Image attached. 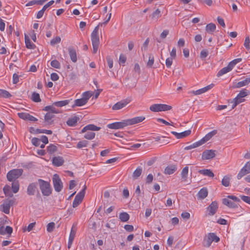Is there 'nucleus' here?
Instances as JSON below:
<instances>
[{
    "label": "nucleus",
    "mask_w": 250,
    "mask_h": 250,
    "mask_svg": "<svg viewBox=\"0 0 250 250\" xmlns=\"http://www.w3.org/2000/svg\"><path fill=\"white\" fill-rule=\"evenodd\" d=\"M68 51L71 61L76 62L77 61V54L76 50L72 46L69 47Z\"/></svg>",
    "instance_id": "obj_20"
},
{
    "label": "nucleus",
    "mask_w": 250,
    "mask_h": 250,
    "mask_svg": "<svg viewBox=\"0 0 250 250\" xmlns=\"http://www.w3.org/2000/svg\"><path fill=\"white\" fill-rule=\"evenodd\" d=\"M217 133V130H213L211 132H209L207 134H206L205 137H204L202 139L199 140L201 144L203 145L207 141H209L213 136L216 135Z\"/></svg>",
    "instance_id": "obj_16"
},
{
    "label": "nucleus",
    "mask_w": 250,
    "mask_h": 250,
    "mask_svg": "<svg viewBox=\"0 0 250 250\" xmlns=\"http://www.w3.org/2000/svg\"><path fill=\"white\" fill-rule=\"evenodd\" d=\"M79 120V118L74 116L72 118H69L66 122V124L68 126H74L76 125L77 122Z\"/></svg>",
    "instance_id": "obj_25"
},
{
    "label": "nucleus",
    "mask_w": 250,
    "mask_h": 250,
    "mask_svg": "<svg viewBox=\"0 0 250 250\" xmlns=\"http://www.w3.org/2000/svg\"><path fill=\"white\" fill-rule=\"evenodd\" d=\"M153 179V176L152 174H149L146 178V183L149 184L152 183Z\"/></svg>",
    "instance_id": "obj_63"
},
{
    "label": "nucleus",
    "mask_w": 250,
    "mask_h": 250,
    "mask_svg": "<svg viewBox=\"0 0 250 250\" xmlns=\"http://www.w3.org/2000/svg\"><path fill=\"white\" fill-rule=\"evenodd\" d=\"M230 70L229 69V68L228 67V66L225 67L221 69L217 73V76L220 77L222 76L223 75L229 72Z\"/></svg>",
    "instance_id": "obj_45"
},
{
    "label": "nucleus",
    "mask_w": 250,
    "mask_h": 250,
    "mask_svg": "<svg viewBox=\"0 0 250 250\" xmlns=\"http://www.w3.org/2000/svg\"><path fill=\"white\" fill-rule=\"evenodd\" d=\"M101 129L100 127L96 126L93 124H89L84 126L81 130V133H85L84 138L87 140H92L94 138L95 133L91 131H98Z\"/></svg>",
    "instance_id": "obj_1"
},
{
    "label": "nucleus",
    "mask_w": 250,
    "mask_h": 250,
    "mask_svg": "<svg viewBox=\"0 0 250 250\" xmlns=\"http://www.w3.org/2000/svg\"><path fill=\"white\" fill-rule=\"evenodd\" d=\"M142 172V168L141 167H138L133 173V178L135 179H137L141 175Z\"/></svg>",
    "instance_id": "obj_35"
},
{
    "label": "nucleus",
    "mask_w": 250,
    "mask_h": 250,
    "mask_svg": "<svg viewBox=\"0 0 250 250\" xmlns=\"http://www.w3.org/2000/svg\"><path fill=\"white\" fill-rule=\"evenodd\" d=\"M212 243V242L208 236L207 238L204 239L203 241V246L206 247H209Z\"/></svg>",
    "instance_id": "obj_52"
},
{
    "label": "nucleus",
    "mask_w": 250,
    "mask_h": 250,
    "mask_svg": "<svg viewBox=\"0 0 250 250\" xmlns=\"http://www.w3.org/2000/svg\"><path fill=\"white\" fill-rule=\"evenodd\" d=\"M154 62V58L152 54L149 55L148 61L147 62V66L148 67H152Z\"/></svg>",
    "instance_id": "obj_47"
},
{
    "label": "nucleus",
    "mask_w": 250,
    "mask_h": 250,
    "mask_svg": "<svg viewBox=\"0 0 250 250\" xmlns=\"http://www.w3.org/2000/svg\"><path fill=\"white\" fill-rule=\"evenodd\" d=\"M22 169H14L9 171L7 174V180L10 182L15 181L22 174Z\"/></svg>",
    "instance_id": "obj_4"
},
{
    "label": "nucleus",
    "mask_w": 250,
    "mask_h": 250,
    "mask_svg": "<svg viewBox=\"0 0 250 250\" xmlns=\"http://www.w3.org/2000/svg\"><path fill=\"white\" fill-rule=\"evenodd\" d=\"M0 207L2 208L1 211L2 212L7 214H9L10 207L9 205H7L5 202H4Z\"/></svg>",
    "instance_id": "obj_39"
},
{
    "label": "nucleus",
    "mask_w": 250,
    "mask_h": 250,
    "mask_svg": "<svg viewBox=\"0 0 250 250\" xmlns=\"http://www.w3.org/2000/svg\"><path fill=\"white\" fill-rule=\"evenodd\" d=\"M38 181L42 195L45 196H49L52 193L50 183L41 179H39Z\"/></svg>",
    "instance_id": "obj_2"
},
{
    "label": "nucleus",
    "mask_w": 250,
    "mask_h": 250,
    "mask_svg": "<svg viewBox=\"0 0 250 250\" xmlns=\"http://www.w3.org/2000/svg\"><path fill=\"white\" fill-rule=\"evenodd\" d=\"M222 203L224 205H226L230 208H237V205L235 202L231 201L228 198L223 199Z\"/></svg>",
    "instance_id": "obj_22"
},
{
    "label": "nucleus",
    "mask_w": 250,
    "mask_h": 250,
    "mask_svg": "<svg viewBox=\"0 0 250 250\" xmlns=\"http://www.w3.org/2000/svg\"><path fill=\"white\" fill-rule=\"evenodd\" d=\"M3 191L6 196L12 197L13 196V193L10 190V187L8 185H6L3 188Z\"/></svg>",
    "instance_id": "obj_37"
},
{
    "label": "nucleus",
    "mask_w": 250,
    "mask_h": 250,
    "mask_svg": "<svg viewBox=\"0 0 250 250\" xmlns=\"http://www.w3.org/2000/svg\"><path fill=\"white\" fill-rule=\"evenodd\" d=\"M119 219L122 222H127L129 219V214L125 212H122L119 214Z\"/></svg>",
    "instance_id": "obj_32"
},
{
    "label": "nucleus",
    "mask_w": 250,
    "mask_h": 250,
    "mask_svg": "<svg viewBox=\"0 0 250 250\" xmlns=\"http://www.w3.org/2000/svg\"><path fill=\"white\" fill-rule=\"evenodd\" d=\"M32 100L35 102H39L41 101L39 93L33 92L32 95Z\"/></svg>",
    "instance_id": "obj_48"
},
{
    "label": "nucleus",
    "mask_w": 250,
    "mask_h": 250,
    "mask_svg": "<svg viewBox=\"0 0 250 250\" xmlns=\"http://www.w3.org/2000/svg\"><path fill=\"white\" fill-rule=\"evenodd\" d=\"M76 232V229L74 226V225H73L71 228V231H70L69 236L68 246H67L68 249H70L72 246L73 240L75 237Z\"/></svg>",
    "instance_id": "obj_15"
},
{
    "label": "nucleus",
    "mask_w": 250,
    "mask_h": 250,
    "mask_svg": "<svg viewBox=\"0 0 250 250\" xmlns=\"http://www.w3.org/2000/svg\"><path fill=\"white\" fill-rule=\"evenodd\" d=\"M25 43L26 47L28 49H34L36 47L35 45L31 42L30 39L27 35H25Z\"/></svg>",
    "instance_id": "obj_30"
},
{
    "label": "nucleus",
    "mask_w": 250,
    "mask_h": 250,
    "mask_svg": "<svg viewBox=\"0 0 250 250\" xmlns=\"http://www.w3.org/2000/svg\"><path fill=\"white\" fill-rule=\"evenodd\" d=\"M55 223L54 222H51L48 224L47 225V230L50 232H52L55 228Z\"/></svg>",
    "instance_id": "obj_57"
},
{
    "label": "nucleus",
    "mask_w": 250,
    "mask_h": 250,
    "mask_svg": "<svg viewBox=\"0 0 250 250\" xmlns=\"http://www.w3.org/2000/svg\"><path fill=\"white\" fill-rule=\"evenodd\" d=\"M188 167H185L182 170L181 177L184 181H186L188 178Z\"/></svg>",
    "instance_id": "obj_31"
},
{
    "label": "nucleus",
    "mask_w": 250,
    "mask_h": 250,
    "mask_svg": "<svg viewBox=\"0 0 250 250\" xmlns=\"http://www.w3.org/2000/svg\"><path fill=\"white\" fill-rule=\"evenodd\" d=\"M35 133H45L47 134H51L52 133V131L51 130L36 129L35 130Z\"/></svg>",
    "instance_id": "obj_51"
},
{
    "label": "nucleus",
    "mask_w": 250,
    "mask_h": 250,
    "mask_svg": "<svg viewBox=\"0 0 250 250\" xmlns=\"http://www.w3.org/2000/svg\"><path fill=\"white\" fill-rule=\"evenodd\" d=\"M54 106L53 104L52 105L46 106L44 107L43 110L47 111L48 112H51L53 114L59 113L60 112V111L58 109H57Z\"/></svg>",
    "instance_id": "obj_26"
},
{
    "label": "nucleus",
    "mask_w": 250,
    "mask_h": 250,
    "mask_svg": "<svg viewBox=\"0 0 250 250\" xmlns=\"http://www.w3.org/2000/svg\"><path fill=\"white\" fill-rule=\"evenodd\" d=\"M250 173V161L247 162L245 165L241 168L237 175V179H240L242 177Z\"/></svg>",
    "instance_id": "obj_9"
},
{
    "label": "nucleus",
    "mask_w": 250,
    "mask_h": 250,
    "mask_svg": "<svg viewBox=\"0 0 250 250\" xmlns=\"http://www.w3.org/2000/svg\"><path fill=\"white\" fill-rule=\"evenodd\" d=\"M87 102L83 98L75 100L74 104L72 106V108L76 106H81L85 105Z\"/></svg>",
    "instance_id": "obj_27"
},
{
    "label": "nucleus",
    "mask_w": 250,
    "mask_h": 250,
    "mask_svg": "<svg viewBox=\"0 0 250 250\" xmlns=\"http://www.w3.org/2000/svg\"><path fill=\"white\" fill-rule=\"evenodd\" d=\"M64 160L61 156L54 157L52 159V164L56 167H60L63 165Z\"/></svg>",
    "instance_id": "obj_23"
},
{
    "label": "nucleus",
    "mask_w": 250,
    "mask_h": 250,
    "mask_svg": "<svg viewBox=\"0 0 250 250\" xmlns=\"http://www.w3.org/2000/svg\"><path fill=\"white\" fill-rule=\"evenodd\" d=\"M126 58L125 56L123 54H121L119 57V63L120 64L124 65L125 62Z\"/></svg>",
    "instance_id": "obj_58"
},
{
    "label": "nucleus",
    "mask_w": 250,
    "mask_h": 250,
    "mask_svg": "<svg viewBox=\"0 0 250 250\" xmlns=\"http://www.w3.org/2000/svg\"><path fill=\"white\" fill-rule=\"evenodd\" d=\"M202 145L200 142V141L196 142L189 146H188L185 147V150H189L194 148H196L198 146H200Z\"/></svg>",
    "instance_id": "obj_41"
},
{
    "label": "nucleus",
    "mask_w": 250,
    "mask_h": 250,
    "mask_svg": "<svg viewBox=\"0 0 250 250\" xmlns=\"http://www.w3.org/2000/svg\"><path fill=\"white\" fill-rule=\"evenodd\" d=\"M208 195V190L206 188H201L198 193H197V196L198 199H204Z\"/></svg>",
    "instance_id": "obj_21"
},
{
    "label": "nucleus",
    "mask_w": 250,
    "mask_h": 250,
    "mask_svg": "<svg viewBox=\"0 0 250 250\" xmlns=\"http://www.w3.org/2000/svg\"><path fill=\"white\" fill-rule=\"evenodd\" d=\"M88 144V141L86 140H83L80 141L77 145V148L80 149L84 147H86Z\"/></svg>",
    "instance_id": "obj_46"
},
{
    "label": "nucleus",
    "mask_w": 250,
    "mask_h": 250,
    "mask_svg": "<svg viewBox=\"0 0 250 250\" xmlns=\"http://www.w3.org/2000/svg\"><path fill=\"white\" fill-rule=\"evenodd\" d=\"M215 151L213 150H206L202 155V159L203 160L211 159L215 156Z\"/></svg>",
    "instance_id": "obj_13"
},
{
    "label": "nucleus",
    "mask_w": 250,
    "mask_h": 250,
    "mask_svg": "<svg viewBox=\"0 0 250 250\" xmlns=\"http://www.w3.org/2000/svg\"><path fill=\"white\" fill-rule=\"evenodd\" d=\"M208 54V52L207 49H204L200 53V58L202 59L206 58Z\"/></svg>",
    "instance_id": "obj_59"
},
{
    "label": "nucleus",
    "mask_w": 250,
    "mask_h": 250,
    "mask_svg": "<svg viewBox=\"0 0 250 250\" xmlns=\"http://www.w3.org/2000/svg\"><path fill=\"white\" fill-rule=\"evenodd\" d=\"M241 198L243 201L250 205V197L242 195Z\"/></svg>",
    "instance_id": "obj_64"
},
{
    "label": "nucleus",
    "mask_w": 250,
    "mask_h": 250,
    "mask_svg": "<svg viewBox=\"0 0 250 250\" xmlns=\"http://www.w3.org/2000/svg\"><path fill=\"white\" fill-rule=\"evenodd\" d=\"M250 37L248 36L245 38L244 44V46L248 50H249L250 49Z\"/></svg>",
    "instance_id": "obj_55"
},
{
    "label": "nucleus",
    "mask_w": 250,
    "mask_h": 250,
    "mask_svg": "<svg viewBox=\"0 0 250 250\" xmlns=\"http://www.w3.org/2000/svg\"><path fill=\"white\" fill-rule=\"evenodd\" d=\"M198 172L201 174H203L205 176H207L209 177H213L214 176V173L210 169H204L199 170Z\"/></svg>",
    "instance_id": "obj_28"
},
{
    "label": "nucleus",
    "mask_w": 250,
    "mask_h": 250,
    "mask_svg": "<svg viewBox=\"0 0 250 250\" xmlns=\"http://www.w3.org/2000/svg\"><path fill=\"white\" fill-rule=\"evenodd\" d=\"M248 95V92L246 90H242L240 91L239 93L237 95V98H244Z\"/></svg>",
    "instance_id": "obj_56"
},
{
    "label": "nucleus",
    "mask_w": 250,
    "mask_h": 250,
    "mask_svg": "<svg viewBox=\"0 0 250 250\" xmlns=\"http://www.w3.org/2000/svg\"><path fill=\"white\" fill-rule=\"evenodd\" d=\"M127 126L128 125L126 120H123L121 122H115L107 125L109 128L114 129H122Z\"/></svg>",
    "instance_id": "obj_8"
},
{
    "label": "nucleus",
    "mask_w": 250,
    "mask_h": 250,
    "mask_svg": "<svg viewBox=\"0 0 250 250\" xmlns=\"http://www.w3.org/2000/svg\"><path fill=\"white\" fill-rule=\"evenodd\" d=\"M230 177L225 176L222 180V184L225 187H229V186Z\"/></svg>",
    "instance_id": "obj_44"
},
{
    "label": "nucleus",
    "mask_w": 250,
    "mask_h": 250,
    "mask_svg": "<svg viewBox=\"0 0 250 250\" xmlns=\"http://www.w3.org/2000/svg\"><path fill=\"white\" fill-rule=\"evenodd\" d=\"M92 92L87 91L83 93L82 98H83L87 102L88 100L92 96Z\"/></svg>",
    "instance_id": "obj_40"
},
{
    "label": "nucleus",
    "mask_w": 250,
    "mask_h": 250,
    "mask_svg": "<svg viewBox=\"0 0 250 250\" xmlns=\"http://www.w3.org/2000/svg\"><path fill=\"white\" fill-rule=\"evenodd\" d=\"M37 183L34 182L30 183L28 185L27 188V194L29 196L34 195H35V193L37 192L38 193L40 194L39 191L37 188Z\"/></svg>",
    "instance_id": "obj_11"
},
{
    "label": "nucleus",
    "mask_w": 250,
    "mask_h": 250,
    "mask_svg": "<svg viewBox=\"0 0 250 250\" xmlns=\"http://www.w3.org/2000/svg\"><path fill=\"white\" fill-rule=\"evenodd\" d=\"M20 185L18 181H13L12 183V189L14 193H16L19 190Z\"/></svg>",
    "instance_id": "obj_38"
},
{
    "label": "nucleus",
    "mask_w": 250,
    "mask_h": 250,
    "mask_svg": "<svg viewBox=\"0 0 250 250\" xmlns=\"http://www.w3.org/2000/svg\"><path fill=\"white\" fill-rule=\"evenodd\" d=\"M86 188V187L85 185H84L83 188L76 195L73 202L72 206L73 208L78 207L82 202V200L84 196Z\"/></svg>",
    "instance_id": "obj_7"
},
{
    "label": "nucleus",
    "mask_w": 250,
    "mask_h": 250,
    "mask_svg": "<svg viewBox=\"0 0 250 250\" xmlns=\"http://www.w3.org/2000/svg\"><path fill=\"white\" fill-rule=\"evenodd\" d=\"M216 29V25L213 23L208 24L206 27V30L208 33L213 32Z\"/></svg>",
    "instance_id": "obj_36"
},
{
    "label": "nucleus",
    "mask_w": 250,
    "mask_h": 250,
    "mask_svg": "<svg viewBox=\"0 0 250 250\" xmlns=\"http://www.w3.org/2000/svg\"><path fill=\"white\" fill-rule=\"evenodd\" d=\"M214 84L211 83L201 89H198L196 91H193L192 92L195 95H200L211 89L214 86Z\"/></svg>",
    "instance_id": "obj_19"
},
{
    "label": "nucleus",
    "mask_w": 250,
    "mask_h": 250,
    "mask_svg": "<svg viewBox=\"0 0 250 250\" xmlns=\"http://www.w3.org/2000/svg\"><path fill=\"white\" fill-rule=\"evenodd\" d=\"M57 150V146L53 144H50L47 147V151L50 154H54Z\"/></svg>",
    "instance_id": "obj_34"
},
{
    "label": "nucleus",
    "mask_w": 250,
    "mask_h": 250,
    "mask_svg": "<svg viewBox=\"0 0 250 250\" xmlns=\"http://www.w3.org/2000/svg\"><path fill=\"white\" fill-rule=\"evenodd\" d=\"M172 106L166 104H154L151 105L149 109L153 112L165 111L171 109Z\"/></svg>",
    "instance_id": "obj_5"
},
{
    "label": "nucleus",
    "mask_w": 250,
    "mask_h": 250,
    "mask_svg": "<svg viewBox=\"0 0 250 250\" xmlns=\"http://www.w3.org/2000/svg\"><path fill=\"white\" fill-rule=\"evenodd\" d=\"M130 102V100L128 99L119 101L112 106V109L113 110H120L125 107Z\"/></svg>",
    "instance_id": "obj_12"
},
{
    "label": "nucleus",
    "mask_w": 250,
    "mask_h": 250,
    "mask_svg": "<svg viewBox=\"0 0 250 250\" xmlns=\"http://www.w3.org/2000/svg\"><path fill=\"white\" fill-rule=\"evenodd\" d=\"M208 235L210 239L212 242L213 241L218 242L220 240L219 237H218L214 233H209Z\"/></svg>",
    "instance_id": "obj_42"
},
{
    "label": "nucleus",
    "mask_w": 250,
    "mask_h": 250,
    "mask_svg": "<svg viewBox=\"0 0 250 250\" xmlns=\"http://www.w3.org/2000/svg\"><path fill=\"white\" fill-rule=\"evenodd\" d=\"M161 17V11L159 9H157L151 15V17L153 20H157Z\"/></svg>",
    "instance_id": "obj_43"
},
{
    "label": "nucleus",
    "mask_w": 250,
    "mask_h": 250,
    "mask_svg": "<svg viewBox=\"0 0 250 250\" xmlns=\"http://www.w3.org/2000/svg\"><path fill=\"white\" fill-rule=\"evenodd\" d=\"M61 41V39L59 36H57L56 38H53L50 41V44L52 46L55 45L57 43H60Z\"/></svg>",
    "instance_id": "obj_53"
},
{
    "label": "nucleus",
    "mask_w": 250,
    "mask_h": 250,
    "mask_svg": "<svg viewBox=\"0 0 250 250\" xmlns=\"http://www.w3.org/2000/svg\"><path fill=\"white\" fill-rule=\"evenodd\" d=\"M50 65L52 67L57 69H59L61 67V64L57 60L52 61L50 62Z\"/></svg>",
    "instance_id": "obj_49"
},
{
    "label": "nucleus",
    "mask_w": 250,
    "mask_h": 250,
    "mask_svg": "<svg viewBox=\"0 0 250 250\" xmlns=\"http://www.w3.org/2000/svg\"><path fill=\"white\" fill-rule=\"evenodd\" d=\"M55 115L51 113L47 112L44 116V122L46 125H51L53 124L54 121L53 119Z\"/></svg>",
    "instance_id": "obj_18"
},
{
    "label": "nucleus",
    "mask_w": 250,
    "mask_h": 250,
    "mask_svg": "<svg viewBox=\"0 0 250 250\" xmlns=\"http://www.w3.org/2000/svg\"><path fill=\"white\" fill-rule=\"evenodd\" d=\"M0 94L3 97L5 98H9L11 96L10 93L8 91L5 90H2Z\"/></svg>",
    "instance_id": "obj_62"
},
{
    "label": "nucleus",
    "mask_w": 250,
    "mask_h": 250,
    "mask_svg": "<svg viewBox=\"0 0 250 250\" xmlns=\"http://www.w3.org/2000/svg\"><path fill=\"white\" fill-rule=\"evenodd\" d=\"M227 198L232 199L234 202H240L241 201L239 198L234 195H228Z\"/></svg>",
    "instance_id": "obj_61"
},
{
    "label": "nucleus",
    "mask_w": 250,
    "mask_h": 250,
    "mask_svg": "<svg viewBox=\"0 0 250 250\" xmlns=\"http://www.w3.org/2000/svg\"><path fill=\"white\" fill-rule=\"evenodd\" d=\"M19 117L24 120H28V117H29L30 114L26 112H21L18 114Z\"/></svg>",
    "instance_id": "obj_50"
},
{
    "label": "nucleus",
    "mask_w": 250,
    "mask_h": 250,
    "mask_svg": "<svg viewBox=\"0 0 250 250\" xmlns=\"http://www.w3.org/2000/svg\"><path fill=\"white\" fill-rule=\"evenodd\" d=\"M52 180L55 190L58 192H60L63 188V184L59 176L57 174H54Z\"/></svg>",
    "instance_id": "obj_6"
},
{
    "label": "nucleus",
    "mask_w": 250,
    "mask_h": 250,
    "mask_svg": "<svg viewBox=\"0 0 250 250\" xmlns=\"http://www.w3.org/2000/svg\"><path fill=\"white\" fill-rule=\"evenodd\" d=\"M177 169L176 165H169L165 169L164 173L166 174L170 175L173 174Z\"/></svg>",
    "instance_id": "obj_24"
},
{
    "label": "nucleus",
    "mask_w": 250,
    "mask_h": 250,
    "mask_svg": "<svg viewBox=\"0 0 250 250\" xmlns=\"http://www.w3.org/2000/svg\"><path fill=\"white\" fill-rule=\"evenodd\" d=\"M191 130H188L181 133H177L175 131H171V133L174 135L177 139H182L187 137L191 134Z\"/></svg>",
    "instance_id": "obj_17"
},
{
    "label": "nucleus",
    "mask_w": 250,
    "mask_h": 250,
    "mask_svg": "<svg viewBox=\"0 0 250 250\" xmlns=\"http://www.w3.org/2000/svg\"><path fill=\"white\" fill-rule=\"evenodd\" d=\"M31 142L34 146H38L40 145L41 140L40 139L34 137L32 139Z\"/></svg>",
    "instance_id": "obj_54"
},
{
    "label": "nucleus",
    "mask_w": 250,
    "mask_h": 250,
    "mask_svg": "<svg viewBox=\"0 0 250 250\" xmlns=\"http://www.w3.org/2000/svg\"><path fill=\"white\" fill-rule=\"evenodd\" d=\"M173 58H168L167 59L166 61V65L167 66V67L168 68H169L170 67V66H171L172 64V59Z\"/></svg>",
    "instance_id": "obj_60"
},
{
    "label": "nucleus",
    "mask_w": 250,
    "mask_h": 250,
    "mask_svg": "<svg viewBox=\"0 0 250 250\" xmlns=\"http://www.w3.org/2000/svg\"><path fill=\"white\" fill-rule=\"evenodd\" d=\"M145 119V117L144 116H139L130 119L126 120L127 125H131L136 124L142 122Z\"/></svg>",
    "instance_id": "obj_14"
},
{
    "label": "nucleus",
    "mask_w": 250,
    "mask_h": 250,
    "mask_svg": "<svg viewBox=\"0 0 250 250\" xmlns=\"http://www.w3.org/2000/svg\"><path fill=\"white\" fill-rule=\"evenodd\" d=\"M99 25L96 26L91 33V41L93 46V52L95 54L98 51L100 43L98 35Z\"/></svg>",
    "instance_id": "obj_3"
},
{
    "label": "nucleus",
    "mask_w": 250,
    "mask_h": 250,
    "mask_svg": "<svg viewBox=\"0 0 250 250\" xmlns=\"http://www.w3.org/2000/svg\"><path fill=\"white\" fill-rule=\"evenodd\" d=\"M69 102L70 101L69 100L56 102L53 103V105L58 107H62L68 104Z\"/></svg>",
    "instance_id": "obj_33"
},
{
    "label": "nucleus",
    "mask_w": 250,
    "mask_h": 250,
    "mask_svg": "<svg viewBox=\"0 0 250 250\" xmlns=\"http://www.w3.org/2000/svg\"><path fill=\"white\" fill-rule=\"evenodd\" d=\"M249 83H250V77H248L246 78V79H245L244 80L237 83L235 86V87L240 88L242 86L248 85Z\"/></svg>",
    "instance_id": "obj_29"
},
{
    "label": "nucleus",
    "mask_w": 250,
    "mask_h": 250,
    "mask_svg": "<svg viewBox=\"0 0 250 250\" xmlns=\"http://www.w3.org/2000/svg\"><path fill=\"white\" fill-rule=\"evenodd\" d=\"M218 208V203L215 201L212 202V203L207 208V210L208 211V215H209V216L214 215L217 212Z\"/></svg>",
    "instance_id": "obj_10"
}]
</instances>
